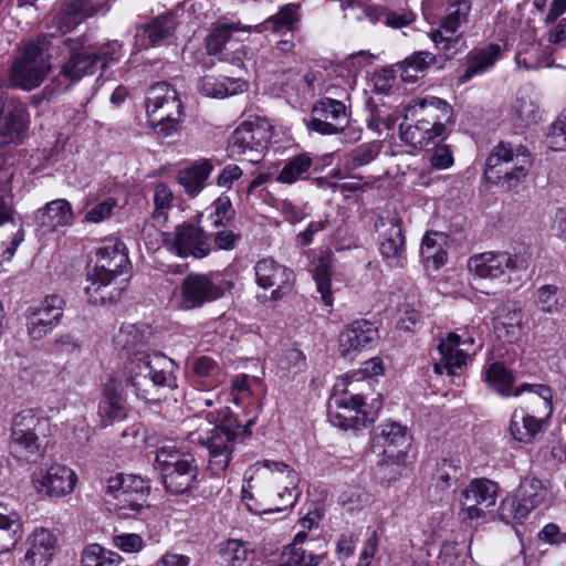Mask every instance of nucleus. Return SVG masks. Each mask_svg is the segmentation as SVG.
Segmentation results:
<instances>
[{"instance_id": "58836bf2", "label": "nucleus", "mask_w": 566, "mask_h": 566, "mask_svg": "<svg viewBox=\"0 0 566 566\" xmlns=\"http://www.w3.org/2000/svg\"><path fill=\"white\" fill-rule=\"evenodd\" d=\"M301 20V4L286 3L280 7L275 14L264 20L261 28L262 31H270L272 33H294L300 29Z\"/></svg>"}, {"instance_id": "79ce46f5", "label": "nucleus", "mask_w": 566, "mask_h": 566, "mask_svg": "<svg viewBox=\"0 0 566 566\" xmlns=\"http://www.w3.org/2000/svg\"><path fill=\"white\" fill-rule=\"evenodd\" d=\"M244 82L227 76L205 75L198 83V90L207 97L224 98L242 92Z\"/></svg>"}, {"instance_id": "ea45409f", "label": "nucleus", "mask_w": 566, "mask_h": 566, "mask_svg": "<svg viewBox=\"0 0 566 566\" xmlns=\"http://www.w3.org/2000/svg\"><path fill=\"white\" fill-rule=\"evenodd\" d=\"M501 56V46L499 44H489L481 49L471 51L467 56L465 67L460 77L462 82H468L476 75L492 67Z\"/></svg>"}, {"instance_id": "c756f323", "label": "nucleus", "mask_w": 566, "mask_h": 566, "mask_svg": "<svg viewBox=\"0 0 566 566\" xmlns=\"http://www.w3.org/2000/svg\"><path fill=\"white\" fill-rule=\"evenodd\" d=\"M57 539L45 527H35L25 541L24 562L46 566L55 553Z\"/></svg>"}, {"instance_id": "5701e85b", "label": "nucleus", "mask_w": 566, "mask_h": 566, "mask_svg": "<svg viewBox=\"0 0 566 566\" xmlns=\"http://www.w3.org/2000/svg\"><path fill=\"white\" fill-rule=\"evenodd\" d=\"M266 148V133L260 125L245 122L238 126L228 142V149L232 156L250 154L249 160L259 161Z\"/></svg>"}, {"instance_id": "4468645a", "label": "nucleus", "mask_w": 566, "mask_h": 566, "mask_svg": "<svg viewBox=\"0 0 566 566\" xmlns=\"http://www.w3.org/2000/svg\"><path fill=\"white\" fill-rule=\"evenodd\" d=\"M499 486L489 479H474L465 486L460 496L461 515L464 521L485 517V511L496 503Z\"/></svg>"}, {"instance_id": "f03ea898", "label": "nucleus", "mask_w": 566, "mask_h": 566, "mask_svg": "<svg viewBox=\"0 0 566 566\" xmlns=\"http://www.w3.org/2000/svg\"><path fill=\"white\" fill-rule=\"evenodd\" d=\"M251 470L253 475L247 479L243 486V499L253 500L247 503L250 511L268 514L293 506L297 500L298 476L284 462L263 460L255 462Z\"/></svg>"}, {"instance_id": "6e6d98bb", "label": "nucleus", "mask_w": 566, "mask_h": 566, "mask_svg": "<svg viewBox=\"0 0 566 566\" xmlns=\"http://www.w3.org/2000/svg\"><path fill=\"white\" fill-rule=\"evenodd\" d=\"M213 211L210 213V221L214 228L223 227L232 220L234 210L228 196H220L212 203Z\"/></svg>"}, {"instance_id": "f8f14e48", "label": "nucleus", "mask_w": 566, "mask_h": 566, "mask_svg": "<svg viewBox=\"0 0 566 566\" xmlns=\"http://www.w3.org/2000/svg\"><path fill=\"white\" fill-rule=\"evenodd\" d=\"M441 359L433 365L437 374L444 371L450 375H457V369L467 365L471 355H474L481 348V344L475 343L473 334L465 331L462 335L450 333L446 339L439 344Z\"/></svg>"}, {"instance_id": "bf43d9fd", "label": "nucleus", "mask_w": 566, "mask_h": 566, "mask_svg": "<svg viewBox=\"0 0 566 566\" xmlns=\"http://www.w3.org/2000/svg\"><path fill=\"white\" fill-rule=\"evenodd\" d=\"M172 202L171 189L163 182L157 184L154 191V218H165L167 211L172 207Z\"/></svg>"}, {"instance_id": "6e6552de", "label": "nucleus", "mask_w": 566, "mask_h": 566, "mask_svg": "<svg viewBox=\"0 0 566 566\" xmlns=\"http://www.w3.org/2000/svg\"><path fill=\"white\" fill-rule=\"evenodd\" d=\"M51 70L45 36L29 42L11 66V82L15 87L31 91L39 87Z\"/></svg>"}, {"instance_id": "a211bd4d", "label": "nucleus", "mask_w": 566, "mask_h": 566, "mask_svg": "<svg viewBox=\"0 0 566 566\" xmlns=\"http://www.w3.org/2000/svg\"><path fill=\"white\" fill-rule=\"evenodd\" d=\"M38 492L50 497H60L73 492L77 476L69 467L53 463L49 468H39L32 475Z\"/></svg>"}, {"instance_id": "f257e3e1", "label": "nucleus", "mask_w": 566, "mask_h": 566, "mask_svg": "<svg viewBox=\"0 0 566 566\" xmlns=\"http://www.w3.org/2000/svg\"><path fill=\"white\" fill-rule=\"evenodd\" d=\"M176 363L161 353H135L117 375L103 387L97 416L103 427L126 416L125 388H132L137 398L149 400L155 387L177 386Z\"/></svg>"}, {"instance_id": "412c9836", "label": "nucleus", "mask_w": 566, "mask_h": 566, "mask_svg": "<svg viewBox=\"0 0 566 566\" xmlns=\"http://www.w3.org/2000/svg\"><path fill=\"white\" fill-rule=\"evenodd\" d=\"M245 31L244 27L233 22L214 23L207 38L206 46L209 54L220 55L221 61H230L233 64H240V56L232 55L239 51L240 40L235 33Z\"/></svg>"}, {"instance_id": "4c0bfd02", "label": "nucleus", "mask_w": 566, "mask_h": 566, "mask_svg": "<svg viewBox=\"0 0 566 566\" xmlns=\"http://www.w3.org/2000/svg\"><path fill=\"white\" fill-rule=\"evenodd\" d=\"M388 232L380 241L379 251L388 260L390 265L402 266L405 252V237L402 233L401 220L392 217L388 219Z\"/></svg>"}, {"instance_id": "7c9ffc66", "label": "nucleus", "mask_w": 566, "mask_h": 566, "mask_svg": "<svg viewBox=\"0 0 566 566\" xmlns=\"http://www.w3.org/2000/svg\"><path fill=\"white\" fill-rule=\"evenodd\" d=\"M546 497L543 482L536 478H525L517 491V501H512L513 517L517 521L525 518L528 513L541 505Z\"/></svg>"}, {"instance_id": "a19ab883", "label": "nucleus", "mask_w": 566, "mask_h": 566, "mask_svg": "<svg viewBox=\"0 0 566 566\" xmlns=\"http://www.w3.org/2000/svg\"><path fill=\"white\" fill-rule=\"evenodd\" d=\"M533 304L544 315H558L565 312L564 292L555 284H543L535 290Z\"/></svg>"}, {"instance_id": "8fccbe9b", "label": "nucleus", "mask_w": 566, "mask_h": 566, "mask_svg": "<svg viewBox=\"0 0 566 566\" xmlns=\"http://www.w3.org/2000/svg\"><path fill=\"white\" fill-rule=\"evenodd\" d=\"M286 559L280 566H318L325 555H314L303 546L289 545L283 554Z\"/></svg>"}, {"instance_id": "e2e57ef3", "label": "nucleus", "mask_w": 566, "mask_h": 566, "mask_svg": "<svg viewBox=\"0 0 566 566\" xmlns=\"http://www.w3.org/2000/svg\"><path fill=\"white\" fill-rule=\"evenodd\" d=\"M122 44L113 41L104 44L98 51H94L98 56V63L106 67L109 63L117 61L120 56Z\"/></svg>"}, {"instance_id": "13d9d810", "label": "nucleus", "mask_w": 566, "mask_h": 566, "mask_svg": "<svg viewBox=\"0 0 566 566\" xmlns=\"http://www.w3.org/2000/svg\"><path fill=\"white\" fill-rule=\"evenodd\" d=\"M116 207L117 200L113 197H107L103 201L95 203L93 207L86 210L84 222L101 223L113 214V211Z\"/></svg>"}, {"instance_id": "052dcab7", "label": "nucleus", "mask_w": 566, "mask_h": 566, "mask_svg": "<svg viewBox=\"0 0 566 566\" xmlns=\"http://www.w3.org/2000/svg\"><path fill=\"white\" fill-rule=\"evenodd\" d=\"M380 19L386 25L392 29H400L412 23L416 19V15L409 10L385 9L381 12Z\"/></svg>"}, {"instance_id": "2f4dec72", "label": "nucleus", "mask_w": 566, "mask_h": 566, "mask_svg": "<svg viewBox=\"0 0 566 566\" xmlns=\"http://www.w3.org/2000/svg\"><path fill=\"white\" fill-rule=\"evenodd\" d=\"M73 219L72 206L66 199L48 202L35 216L36 224L44 233L67 228L73 223Z\"/></svg>"}, {"instance_id": "aec40b11", "label": "nucleus", "mask_w": 566, "mask_h": 566, "mask_svg": "<svg viewBox=\"0 0 566 566\" xmlns=\"http://www.w3.org/2000/svg\"><path fill=\"white\" fill-rule=\"evenodd\" d=\"M64 45L70 56L62 65L60 74L71 82H77L86 75L95 73L98 65L97 54L85 46L82 36L67 38Z\"/></svg>"}, {"instance_id": "49530a36", "label": "nucleus", "mask_w": 566, "mask_h": 566, "mask_svg": "<svg viewBox=\"0 0 566 566\" xmlns=\"http://www.w3.org/2000/svg\"><path fill=\"white\" fill-rule=\"evenodd\" d=\"M22 538V522L18 513H0V554L10 552Z\"/></svg>"}, {"instance_id": "c03bdc74", "label": "nucleus", "mask_w": 566, "mask_h": 566, "mask_svg": "<svg viewBox=\"0 0 566 566\" xmlns=\"http://www.w3.org/2000/svg\"><path fill=\"white\" fill-rule=\"evenodd\" d=\"M483 377L489 387L501 396H513L514 390H511V388L514 382V377L502 363L494 361L485 365L483 369Z\"/></svg>"}, {"instance_id": "0eeeda50", "label": "nucleus", "mask_w": 566, "mask_h": 566, "mask_svg": "<svg viewBox=\"0 0 566 566\" xmlns=\"http://www.w3.org/2000/svg\"><path fill=\"white\" fill-rule=\"evenodd\" d=\"M531 166V154L525 147L501 142L485 160L484 176L492 182L503 179L512 188L526 178Z\"/></svg>"}, {"instance_id": "3c124183", "label": "nucleus", "mask_w": 566, "mask_h": 566, "mask_svg": "<svg viewBox=\"0 0 566 566\" xmlns=\"http://www.w3.org/2000/svg\"><path fill=\"white\" fill-rule=\"evenodd\" d=\"M512 116L517 126L525 127L537 122L539 111L531 98L521 97L513 106Z\"/></svg>"}, {"instance_id": "2eb2a0df", "label": "nucleus", "mask_w": 566, "mask_h": 566, "mask_svg": "<svg viewBox=\"0 0 566 566\" xmlns=\"http://www.w3.org/2000/svg\"><path fill=\"white\" fill-rule=\"evenodd\" d=\"M348 123L346 106L334 98H322L313 108L306 127L321 135H337L344 132Z\"/></svg>"}, {"instance_id": "09e8293b", "label": "nucleus", "mask_w": 566, "mask_h": 566, "mask_svg": "<svg viewBox=\"0 0 566 566\" xmlns=\"http://www.w3.org/2000/svg\"><path fill=\"white\" fill-rule=\"evenodd\" d=\"M120 562L118 553L107 551L98 544L86 546L82 554V566H112Z\"/></svg>"}, {"instance_id": "9d476101", "label": "nucleus", "mask_w": 566, "mask_h": 566, "mask_svg": "<svg viewBox=\"0 0 566 566\" xmlns=\"http://www.w3.org/2000/svg\"><path fill=\"white\" fill-rule=\"evenodd\" d=\"M233 286L219 273H189L176 291L179 306L184 310L199 308L206 303L221 298Z\"/></svg>"}, {"instance_id": "39448f33", "label": "nucleus", "mask_w": 566, "mask_h": 566, "mask_svg": "<svg viewBox=\"0 0 566 566\" xmlns=\"http://www.w3.org/2000/svg\"><path fill=\"white\" fill-rule=\"evenodd\" d=\"M154 469L159 472L165 489L175 495L191 490L199 474L193 455L172 446L157 449Z\"/></svg>"}, {"instance_id": "338daca9", "label": "nucleus", "mask_w": 566, "mask_h": 566, "mask_svg": "<svg viewBox=\"0 0 566 566\" xmlns=\"http://www.w3.org/2000/svg\"><path fill=\"white\" fill-rule=\"evenodd\" d=\"M85 18H91L101 11L109 9V0H73Z\"/></svg>"}, {"instance_id": "cd10ccee", "label": "nucleus", "mask_w": 566, "mask_h": 566, "mask_svg": "<svg viewBox=\"0 0 566 566\" xmlns=\"http://www.w3.org/2000/svg\"><path fill=\"white\" fill-rule=\"evenodd\" d=\"M374 448H381L384 455L394 463L403 462L409 446L407 429L397 422L385 423L374 440Z\"/></svg>"}, {"instance_id": "473e14b6", "label": "nucleus", "mask_w": 566, "mask_h": 566, "mask_svg": "<svg viewBox=\"0 0 566 566\" xmlns=\"http://www.w3.org/2000/svg\"><path fill=\"white\" fill-rule=\"evenodd\" d=\"M176 25L171 13L160 14L137 30L136 42L143 49L158 45L172 36Z\"/></svg>"}, {"instance_id": "603ef678", "label": "nucleus", "mask_w": 566, "mask_h": 566, "mask_svg": "<svg viewBox=\"0 0 566 566\" xmlns=\"http://www.w3.org/2000/svg\"><path fill=\"white\" fill-rule=\"evenodd\" d=\"M179 99L177 91L169 83H156L148 91L146 109H157L158 107L168 104V101Z\"/></svg>"}, {"instance_id": "4be33fe9", "label": "nucleus", "mask_w": 566, "mask_h": 566, "mask_svg": "<svg viewBox=\"0 0 566 566\" xmlns=\"http://www.w3.org/2000/svg\"><path fill=\"white\" fill-rule=\"evenodd\" d=\"M255 282L264 289H272V300L282 298L292 290L295 275L292 270L272 259H262L254 266Z\"/></svg>"}, {"instance_id": "0e129e2a", "label": "nucleus", "mask_w": 566, "mask_h": 566, "mask_svg": "<svg viewBox=\"0 0 566 566\" xmlns=\"http://www.w3.org/2000/svg\"><path fill=\"white\" fill-rule=\"evenodd\" d=\"M431 165L437 169H448L453 165V155L448 145L436 147L431 158Z\"/></svg>"}, {"instance_id": "6ab92c4d", "label": "nucleus", "mask_w": 566, "mask_h": 566, "mask_svg": "<svg viewBox=\"0 0 566 566\" xmlns=\"http://www.w3.org/2000/svg\"><path fill=\"white\" fill-rule=\"evenodd\" d=\"M64 300L59 295L46 296L39 305L30 308L28 317V334L33 340H40L49 335L60 323Z\"/></svg>"}, {"instance_id": "a878e982", "label": "nucleus", "mask_w": 566, "mask_h": 566, "mask_svg": "<svg viewBox=\"0 0 566 566\" xmlns=\"http://www.w3.org/2000/svg\"><path fill=\"white\" fill-rule=\"evenodd\" d=\"M429 124L406 114L403 122L399 125L400 140L405 145L419 150L427 149L429 146H437L438 142L444 138L446 133L431 128Z\"/></svg>"}, {"instance_id": "f704fd0d", "label": "nucleus", "mask_w": 566, "mask_h": 566, "mask_svg": "<svg viewBox=\"0 0 566 566\" xmlns=\"http://www.w3.org/2000/svg\"><path fill=\"white\" fill-rule=\"evenodd\" d=\"M213 171L210 159L193 161L190 166L180 169L177 181L189 197L198 196L206 186V181Z\"/></svg>"}, {"instance_id": "393cba45", "label": "nucleus", "mask_w": 566, "mask_h": 566, "mask_svg": "<svg viewBox=\"0 0 566 566\" xmlns=\"http://www.w3.org/2000/svg\"><path fill=\"white\" fill-rule=\"evenodd\" d=\"M185 373L187 381L193 388L208 391L221 381L222 368L212 357L197 355L188 358Z\"/></svg>"}, {"instance_id": "423d86ee", "label": "nucleus", "mask_w": 566, "mask_h": 566, "mask_svg": "<svg viewBox=\"0 0 566 566\" xmlns=\"http://www.w3.org/2000/svg\"><path fill=\"white\" fill-rule=\"evenodd\" d=\"M50 422L31 411L18 413L11 429V452L27 462H35L45 452V438Z\"/></svg>"}, {"instance_id": "4d7b16f0", "label": "nucleus", "mask_w": 566, "mask_h": 566, "mask_svg": "<svg viewBox=\"0 0 566 566\" xmlns=\"http://www.w3.org/2000/svg\"><path fill=\"white\" fill-rule=\"evenodd\" d=\"M515 62L518 69H538L542 65V61L539 59V44L534 41L522 45L515 54Z\"/></svg>"}, {"instance_id": "680f3d73", "label": "nucleus", "mask_w": 566, "mask_h": 566, "mask_svg": "<svg viewBox=\"0 0 566 566\" xmlns=\"http://www.w3.org/2000/svg\"><path fill=\"white\" fill-rule=\"evenodd\" d=\"M548 143L554 150L566 149V113L563 118L553 123L548 134Z\"/></svg>"}, {"instance_id": "de8ad7c7", "label": "nucleus", "mask_w": 566, "mask_h": 566, "mask_svg": "<svg viewBox=\"0 0 566 566\" xmlns=\"http://www.w3.org/2000/svg\"><path fill=\"white\" fill-rule=\"evenodd\" d=\"M379 153L380 145L378 143L363 144L344 158L343 169L345 172L350 174L375 160Z\"/></svg>"}, {"instance_id": "9b49d317", "label": "nucleus", "mask_w": 566, "mask_h": 566, "mask_svg": "<svg viewBox=\"0 0 566 566\" xmlns=\"http://www.w3.org/2000/svg\"><path fill=\"white\" fill-rule=\"evenodd\" d=\"M150 492L149 481L135 474H117L108 480V504L127 515L128 511L140 512Z\"/></svg>"}, {"instance_id": "c85d7f7f", "label": "nucleus", "mask_w": 566, "mask_h": 566, "mask_svg": "<svg viewBox=\"0 0 566 566\" xmlns=\"http://www.w3.org/2000/svg\"><path fill=\"white\" fill-rule=\"evenodd\" d=\"M524 394V405L516 409L527 410L531 415L542 416L543 419L548 420L553 413L552 389L548 386L542 384H522L513 391L514 397H520Z\"/></svg>"}, {"instance_id": "f3484780", "label": "nucleus", "mask_w": 566, "mask_h": 566, "mask_svg": "<svg viewBox=\"0 0 566 566\" xmlns=\"http://www.w3.org/2000/svg\"><path fill=\"white\" fill-rule=\"evenodd\" d=\"M469 271L479 279L494 280L506 271L526 269L525 261L509 252H483L472 255L468 261Z\"/></svg>"}, {"instance_id": "ddd939ff", "label": "nucleus", "mask_w": 566, "mask_h": 566, "mask_svg": "<svg viewBox=\"0 0 566 566\" xmlns=\"http://www.w3.org/2000/svg\"><path fill=\"white\" fill-rule=\"evenodd\" d=\"M471 9L470 0H455L450 3L439 29L430 33L437 48L444 51H457L461 48L463 38L458 30L468 22Z\"/></svg>"}, {"instance_id": "864d4df0", "label": "nucleus", "mask_w": 566, "mask_h": 566, "mask_svg": "<svg viewBox=\"0 0 566 566\" xmlns=\"http://www.w3.org/2000/svg\"><path fill=\"white\" fill-rule=\"evenodd\" d=\"M85 18L81 9L74 1H71L55 17V24L61 33H67L74 30Z\"/></svg>"}, {"instance_id": "c9c22d12", "label": "nucleus", "mask_w": 566, "mask_h": 566, "mask_svg": "<svg viewBox=\"0 0 566 566\" xmlns=\"http://www.w3.org/2000/svg\"><path fill=\"white\" fill-rule=\"evenodd\" d=\"M546 421L542 416L515 409L510 421V433L516 441L528 444L535 441Z\"/></svg>"}, {"instance_id": "1a4fd4ad", "label": "nucleus", "mask_w": 566, "mask_h": 566, "mask_svg": "<svg viewBox=\"0 0 566 566\" xmlns=\"http://www.w3.org/2000/svg\"><path fill=\"white\" fill-rule=\"evenodd\" d=\"M333 403L338 411L332 409L329 405V421L342 429L359 430L373 423L381 408V400L375 398L369 405L366 403L361 394H355L346 390L343 396L335 395L332 398Z\"/></svg>"}, {"instance_id": "72a5a7b5", "label": "nucleus", "mask_w": 566, "mask_h": 566, "mask_svg": "<svg viewBox=\"0 0 566 566\" xmlns=\"http://www.w3.org/2000/svg\"><path fill=\"white\" fill-rule=\"evenodd\" d=\"M316 172L314 157L308 153H300L287 158L275 180L283 185H294L308 180Z\"/></svg>"}, {"instance_id": "37998d69", "label": "nucleus", "mask_w": 566, "mask_h": 566, "mask_svg": "<svg viewBox=\"0 0 566 566\" xmlns=\"http://www.w3.org/2000/svg\"><path fill=\"white\" fill-rule=\"evenodd\" d=\"M219 554L222 563L231 566H241L242 564L254 562L255 552L249 543L240 539H227L219 544Z\"/></svg>"}, {"instance_id": "a18cd8bd", "label": "nucleus", "mask_w": 566, "mask_h": 566, "mask_svg": "<svg viewBox=\"0 0 566 566\" xmlns=\"http://www.w3.org/2000/svg\"><path fill=\"white\" fill-rule=\"evenodd\" d=\"M434 62L436 56L432 53L419 51L406 57L397 67L403 82L413 83Z\"/></svg>"}, {"instance_id": "69168bd1", "label": "nucleus", "mask_w": 566, "mask_h": 566, "mask_svg": "<svg viewBox=\"0 0 566 566\" xmlns=\"http://www.w3.org/2000/svg\"><path fill=\"white\" fill-rule=\"evenodd\" d=\"M539 539L543 542L563 545L566 544V533L560 532V528L557 524L549 523L543 527V530L538 534Z\"/></svg>"}, {"instance_id": "5fc2aeb1", "label": "nucleus", "mask_w": 566, "mask_h": 566, "mask_svg": "<svg viewBox=\"0 0 566 566\" xmlns=\"http://www.w3.org/2000/svg\"><path fill=\"white\" fill-rule=\"evenodd\" d=\"M27 106L17 98H10L2 120L12 130H21L27 124Z\"/></svg>"}, {"instance_id": "bb28decb", "label": "nucleus", "mask_w": 566, "mask_h": 566, "mask_svg": "<svg viewBox=\"0 0 566 566\" xmlns=\"http://www.w3.org/2000/svg\"><path fill=\"white\" fill-rule=\"evenodd\" d=\"M378 331L367 319H357L345 326L338 337L339 350L343 356L359 352L375 345Z\"/></svg>"}, {"instance_id": "e433bc0d", "label": "nucleus", "mask_w": 566, "mask_h": 566, "mask_svg": "<svg viewBox=\"0 0 566 566\" xmlns=\"http://www.w3.org/2000/svg\"><path fill=\"white\" fill-rule=\"evenodd\" d=\"M149 123L156 133L161 136H170L179 127V120L182 114L181 101H168V104L157 109H146Z\"/></svg>"}, {"instance_id": "dca6fc26", "label": "nucleus", "mask_w": 566, "mask_h": 566, "mask_svg": "<svg viewBox=\"0 0 566 566\" xmlns=\"http://www.w3.org/2000/svg\"><path fill=\"white\" fill-rule=\"evenodd\" d=\"M164 242L182 258L191 255L202 259L211 251L208 235L191 223H182L177 226L174 232L165 233Z\"/></svg>"}, {"instance_id": "7ed1b4c3", "label": "nucleus", "mask_w": 566, "mask_h": 566, "mask_svg": "<svg viewBox=\"0 0 566 566\" xmlns=\"http://www.w3.org/2000/svg\"><path fill=\"white\" fill-rule=\"evenodd\" d=\"M128 265V255L124 242L109 239L96 250L95 265L87 271L85 293L92 304L114 302L119 292L112 287L113 280Z\"/></svg>"}, {"instance_id": "20e7f679", "label": "nucleus", "mask_w": 566, "mask_h": 566, "mask_svg": "<svg viewBox=\"0 0 566 566\" xmlns=\"http://www.w3.org/2000/svg\"><path fill=\"white\" fill-rule=\"evenodd\" d=\"M254 419L247 421L242 432H248L253 426ZM241 424L237 420L228 419L220 424H213L209 420H201L197 430L188 433L187 438L192 443H200L208 450V470L219 475L223 473L231 460L237 439L241 433Z\"/></svg>"}, {"instance_id": "774afa93", "label": "nucleus", "mask_w": 566, "mask_h": 566, "mask_svg": "<svg viewBox=\"0 0 566 566\" xmlns=\"http://www.w3.org/2000/svg\"><path fill=\"white\" fill-rule=\"evenodd\" d=\"M242 169L234 164L227 165L217 177L219 187L231 188L233 182L242 176Z\"/></svg>"}, {"instance_id": "b1692460", "label": "nucleus", "mask_w": 566, "mask_h": 566, "mask_svg": "<svg viewBox=\"0 0 566 566\" xmlns=\"http://www.w3.org/2000/svg\"><path fill=\"white\" fill-rule=\"evenodd\" d=\"M408 116L430 123V127L446 133V124L452 118V107L442 98L436 96L417 97L407 108Z\"/></svg>"}]
</instances>
